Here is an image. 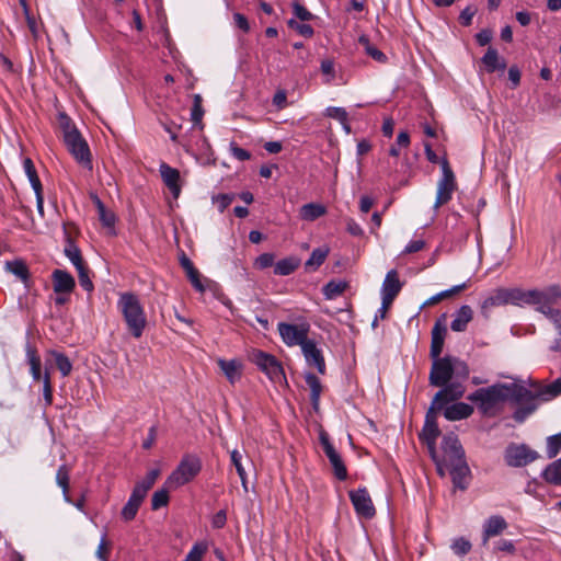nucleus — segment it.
<instances>
[{"mask_svg": "<svg viewBox=\"0 0 561 561\" xmlns=\"http://www.w3.org/2000/svg\"><path fill=\"white\" fill-rule=\"evenodd\" d=\"M481 61L485 66V69L489 73H492L496 70H504L506 68L505 60L500 58L497 50L493 47L488 48Z\"/></svg>", "mask_w": 561, "mask_h": 561, "instance_id": "cd10ccee", "label": "nucleus"}, {"mask_svg": "<svg viewBox=\"0 0 561 561\" xmlns=\"http://www.w3.org/2000/svg\"><path fill=\"white\" fill-rule=\"evenodd\" d=\"M542 479L552 485H561V458L549 463L541 473Z\"/></svg>", "mask_w": 561, "mask_h": 561, "instance_id": "473e14b6", "label": "nucleus"}, {"mask_svg": "<svg viewBox=\"0 0 561 561\" xmlns=\"http://www.w3.org/2000/svg\"><path fill=\"white\" fill-rule=\"evenodd\" d=\"M117 308L123 316L129 333L133 337L140 339L148 322L145 309L138 296L134 293H122L117 301Z\"/></svg>", "mask_w": 561, "mask_h": 561, "instance_id": "f03ea898", "label": "nucleus"}, {"mask_svg": "<svg viewBox=\"0 0 561 561\" xmlns=\"http://www.w3.org/2000/svg\"><path fill=\"white\" fill-rule=\"evenodd\" d=\"M522 297V289L519 288H497L481 302V313L484 318H489L490 310L494 307L507 304L523 306Z\"/></svg>", "mask_w": 561, "mask_h": 561, "instance_id": "6e6552de", "label": "nucleus"}, {"mask_svg": "<svg viewBox=\"0 0 561 561\" xmlns=\"http://www.w3.org/2000/svg\"><path fill=\"white\" fill-rule=\"evenodd\" d=\"M319 440L323 448V451L329 460H331L333 457H337L340 454L336 451L332 443L330 442V437L327 432L321 431L319 434Z\"/></svg>", "mask_w": 561, "mask_h": 561, "instance_id": "603ef678", "label": "nucleus"}, {"mask_svg": "<svg viewBox=\"0 0 561 561\" xmlns=\"http://www.w3.org/2000/svg\"><path fill=\"white\" fill-rule=\"evenodd\" d=\"M463 385H453L446 389L438 390L428 408L424 425H436L437 424V413L442 411L445 405L449 402H455L458 399L462 398L465 393Z\"/></svg>", "mask_w": 561, "mask_h": 561, "instance_id": "20e7f679", "label": "nucleus"}, {"mask_svg": "<svg viewBox=\"0 0 561 561\" xmlns=\"http://www.w3.org/2000/svg\"><path fill=\"white\" fill-rule=\"evenodd\" d=\"M69 152L76 161L83 168L92 170V158L88 142L83 139L80 131H72L64 139Z\"/></svg>", "mask_w": 561, "mask_h": 561, "instance_id": "9d476101", "label": "nucleus"}, {"mask_svg": "<svg viewBox=\"0 0 561 561\" xmlns=\"http://www.w3.org/2000/svg\"><path fill=\"white\" fill-rule=\"evenodd\" d=\"M204 110L202 106V96L199 94L194 95V103L191 112L192 122L197 125L202 122Z\"/></svg>", "mask_w": 561, "mask_h": 561, "instance_id": "13d9d810", "label": "nucleus"}, {"mask_svg": "<svg viewBox=\"0 0 561 561\" xmlns=\"http://www.w3.org/2000/svg\"><path fill=\"white\" fill-rule=\"evenodd\" d=\"M23 168L25 171V174L28 178V181L32 185V188L35 191H43L42 182L38 178L37 171L35 169L34 162L31 158H25L23 160Z\"/></svg>", "mask_w": 561, "mask_h": 561, "instance_id": "a18cd8bd", "label": "nucleus"}, {"mask_svg": "<svg viewBox=\"0 0 561 561\" xmlns=\"http://www.w3.org/2000/svg\"><path fill=\"white\" fill-rule=\"evenodd\" d=\"M301 351L307 364L314 367L319 374L324 375L327 371L325 360L321 350L317 347L316 342L309 340L302 345Z\"/></svg>", "mask_w": 561, "mask_h": 561, "instance_id": "dca6fc26", "label": "nucleus"}, {"mask_svg": "<svg viewBox=\"0 0 561 561\" xmlns=\"http://www.w3.org/2000/svg\"><path fill=\"white\" fill-rule=\"evenodd\" d=\"M27 363L30 365V373L34 381H43L44 382V373H42V359L37 353V350L32 346L30 343L26 344L25 347Z\"/></svg>", "mask_w": 561, "mask_h": 561, "instance_id": "b1692460", "label": "nucleus"}, {"mask_svg": "<svg viewBox=\"0 0 561 561\" xmlns=\"http://www.w3.org/2000/svg\"><path fill=\"white\" fill-rule=\"evenodd\" d=\"M401 288L402 284L399 279L398 272L396 270L389 271L382 283L381 294H388L397 297Z\"/></svg>", "mask_w": 561, "mask_h": 561, "instance_id": "72a5a7b5", "label": "nucleus"}, {"mask_svg": "<svg viewBox=\"0 0 561 561\" xmlns=\"http://www.w3.org/2000/svg\"><path fill=\"white\" fill-rule=\"evenodd\" d=\"M432 367L428 376V382L432 387L446 389L453 385H462L460 381L453 380V367L450 365V355L444 357L431 358Z\"/></svg>", "mask_w": 561, "mask_h": 561, "instance_id": "39448f33", "label": "nucleus"}, {"mask_svg": "<svg viewBox=\"0 0 561 561\" xmlns=\"http://www.w3.org/2000/svg\"><path fill=\"white\" fill-rule=\"evenodd\" d=\"M444 416L448 421H459L469 417L473 413V407L465 402H456L443 409Z\"/></svg>", "mask_w": 561, "mask_h": 561, "instance_id": "393cba45", "label": "nucleus"}, {"mask_svg": "<svg viewBox=\"0 0 561 561\" xmlns=\"http://www.w3.org/2000/svg\"><path fill=\"white\" fill-rule=\"evenodd\" d=\"M327 214V208L322 204L309 203L300 208V217L302 220L314 221Z\"/></svg>", "mask_w": 561, "mask_h": 561, "instance_id": "f704fd0d", "label": "nucleus"}, {"mask_svg": "<svg viewBox=\"0 0 561 561\" xmlns=\"http://www.w3.org/2000/svg\"><path fill=\"white\" fill-rule=\"evenodd\" d=\"M447 334V328L445 324L438 319L431 332L432 341L430 348V357L437 358L440 357V354L444 348V342Z\"/></svg>", "mask_w": 561, "mask_h": 561, "instance_id": "a211bd4d", "label": "nucleus"}, {"mask_svg": "<svg viewBox=\"0 0 561 561\" xmlns=\"http://www.w3.org/2000/svg\"><path fill=\"white\" fill-rule=\"evenodd\" d=\"M50 355L55 358L56 367L62 377L69 376L72 370V364L68 356L57 351H50Z\"/></svg>", "mask_w": 561, "mask_h": 561, "instance_id": "49530a36", "label": "nucleus"}, {"mask_svg": "<svg viewBox=\"0 0 561 561\" xmlns=\"http://www.w3.org/2000/svg\"><path fill=\"white\" fill-rule=\"evenodd\" d=\"M96 558L101 561H108L110 554V542L106 540V536L104 535L101 538L99 547L96 549Z\"/></svg>", "mask_w": 561, "mask_h": 561, "instance_id": "0e129e2a", "label": "nucleus"}, {"mask_svg": "<svg viewBox=\"0 0 561 561\" xmlns=\"http://www.w3.org/2000/svg\"><path fill=\"white\" fill-rule=\"evenodd\" d=\"M440 167L443 175L437 183L436 199L434 203L435 210L447 204L453 198L454 192L457 190L456 176L446 158L440 160Z\"/></svg>", "mask_w": 561, "mask_h": 561, "instance_id": "0eeeda50", "label": "nucleus"}, {"mask_svg": "<svg viewBox=\"0 0 561 561\" xmlns=\"http://www.w3.org/2000/svg\"><path fill=\"white\" fill-rule=\"evenodd\" d=\"M64 233L66 240V245L64 249L65 255L75 265L76 270L85 265L81 251L75 241V237L79 233L77 226L72 222L64 224Z\"/></svg>", "mask_w": 561, "mask_h": 561, "instance_id": "4468645a", "label": "nucleus"}, {"mask_svg": "<svg viewBox=\"0 0 561 561\" xmlns=\"http://www.w3.org/2000/svg\"><path fill=\"white\" fill-rule=\"evenodd\" d=\"M288 26L295 31H297L300 35L305 37H311L313 35V28L309 24L298 23L296 20L291 19L288 21Z\"/></svg>", "mask_w": 561, "mask_h": 561, "instance_id": "680f3d73", "label": "nucleus"}, {"mask_svg": "<svg viewBox=\"0 0 561 561\" xmlns=\"http://www.w3.org/2000/svg\"><path fill=\"white\" fill-rule=\"evenodd\" d=\"M507 528L505 518L501 515L490 516L483 525L482 542L486 545L489 539L494 536L501 535Z\"/></svg>", "mask_w": 561, "mask_h": 561, "instance_id": "412c9836", "label": "nucleus"}, {"mask_svg": "<svg viewBox=\"0 0 561 561\" xmlns=\"http://www.w3.org/2000/svg\"><path fill=\"white\" fill-rule=\"evenodd\" d=\"M275 256L272 253H263L255 260V266L260 270H264L274 265Z\"/></svg>", "mask_w": 561, "mask_h": 561, "instance_id": "338daca9", "label": "nucleus"}, {"mask_svg": "<svg viewBox=\"0 0 561 561\" xmlns=\"http://www.w3.org/2000/svg\"><path fill=\"white\" fill-rule=\"evenodd\" d=\"M561 394V377L556 379L553 382L547 386H539L537 389V396L540 397L541 401H548Z\"/></svg>", "mask_w": 561, "mask_h": 561, "instance_id": "a19ab883", "label": "nucleus"}, {"mask_svg": "<svg viewBox=\"0 0 561 561\" xmlns=\"http://www.w3.org/2000/svg\"><path fill=\"white\" fill-rule=\"evenodd\" d=\"M180 264L182 268L185 271L187 278L190 279L192 286L199 293L205 291V286L202 283L201 274L198 270L194 266L193 262L183 253L180 257Z\"/></svg>", "mask_w": 561, "mask_h": 561, "instance_id": "a878e982", "label": "nucleus"}, {"mask_svg": "<svg viewBox=\"0 0 561 561\" xmlns=\"http://www.w3.org/2000/svg\"><path fill=\"white\" fill-rule=\"evenodd\" d=\"M466 288H467V283H462L460 285L453 286L449 289L443 290V291L432 296L430 299H427L425 301L424 306L436 305V304L440 302L443 299L450 298V297L461 293Z\"/></svg>", "mask_w": 561, "mask_h": 561, "instance_id": "37998d69", "label": "nucleus"}, {"mask_svg": "<svg viewBox=\"0 0 561 561\" xmlns=\"http://www.w3.org/2000/svg\"><path fill=\"white\" fill-rule=\"evenodd\" d=\"M278 332L283 342L288 346L299 345L300 347H302V345L309 341L308 324L297 325L286 322H279Z\"/></svg>", "mask_w": 561, "mask_h": 561, "instance_id": "f8f14e48", "label": "nucleus"}, {"mask_svg": "<svg viewBox=\"0 0 561 561\" xmlns=\"http://www.w3.org/2000/svg\"><path fill=\"white\" fill-rule=\"evenodd\" d=\"M202 470V460L196 455H184L165 480L168 488L179 489L193 481Z\"/></svg>", "mask_w": 561, "mask_h": 561, "instance_id": "7ed1b4c3", "label": "nucleus"}, {"mask_svg": "<svg viewBox=\"0 0 561 561\" xmlns=\"http://www.w3.org/2000/svg\"><path fill=\"white\" fill-rule=\"evenodd\" d=\"M293 12L295 16L301 21H311L313 19V14L299 2L293 3Z\"/></svg>", "mask_w": 561, "mask_h": 561, "instance_id": "e2e57ef3", "label": "nucleus"}, {"mask_svg": "<svg viewBox=\"0 0 561 561\" xmlns=\"http://www.w3.org/2000/svg\"><path fill=\"white\" fill-rule=\"evenodd\" d=\"M70 467L66 463L59 466L57 472H56V483L61 489L64 500L67 503H72V500L69 495L70 490Z\"/></svg>", "mask_w": 561, "mask_h": 561, "instance_id": "c85d7f7f", "label": "nucleus"}, {"mask_svg": "<svg viewBox=\"0 0 561 561\" xmlns=\"http://www.w3.org/2000/svg\"><path fill=\"white\" fill-rule=\"evenodd\" d=\"M160 476L159 469H151L147 472L146 477L137 482L133 489V492L141 496L142 499H146L148 491L153 486L157 479Z\"/></svg>", "mask_w": 561, "mask_h": 561, "instance_id": "c756f323", "label": "nucleus"}, {"mask_svg": "<svg viewBox=\"0 0 561 561\" xmlns=\"http://www.w3.org/2000/svg\"><path fill=\"white\" fill-rule=\"evenodd\" d=\"M59 125L64 134V139L67 138L69 134H72V131H79L71 118L65 113L59 115Z\"/></svg>", "mask_w": 561, "mask_h": 561, "instance_id": "bf43d9fd", "label": "nucleus"}, {"mask_svg": "<svg viewBox=\"0 0 561 561\" xmlns=\"http://www.w3.org/2000/svg\"><path fill=\"white\" fill-rule=\"evenodd\" d=\"M171 490H176L175 488H168L165 482L160 490H157L151 497V508L153 511H158L163 506H167L170 501L169 492Z\"/></svg>", "mask_w": 561, "mask_h": 561, "instance_id": "79ce46f5", "label": "nucleus"}, {"mask_svg": "<svg viewBox=\"0 0 561 561\" xmlns=\"http://www.w3.org/2000/svg\"><path fill=\"white\" fill-rule=\"evenodd\" d=\"M347 287L348 284L346 282L333 279L323 286L322 293L327 299H334L342 295Z\"/></svg>", "mask_w": 561, "mask_h": 561, "instance_id": "c03bdc74", "label": "nucleus"}, {"mask_svg": "<svg viewBox=\"0 0 561 561\" xmlns=\"http://www.w3.org/2000/svg\"><path fill=\"white\" fill-rule=\"evenodd\" d=\"M453 551L458 556H465L471 550V543L469 540L460 537L451 545Z\"/></svg>", "mask_w": 561, "mask_h": 561, "instance_id": "052dcab7", "label": "nucleus"}, {"mask_svg": "<svg viewBox=\"0 0 561 561\" xmlns=\"http://www.w3.org/2000/svg\"><path fill=\"white\" fill-rule=\"evenodd\" d=\"M540 400V397L537 396V390H530V397L522 400L520 402H516L519 407L515 410L513 414V419L517 423H523L530 414H533L537 410L536 400Z\"/></svg>", "mask_w": 561, "mask_h": 561, "instance_id": "4be33fe9", "label": "nucleus"}, {"mask_svg": "<svg viewBox=\"0 0 561 561\" xmlns=\"http://www.w3.org/2000/svg\"><path fill=\"white\" fill-rule=\"evenodd\" d=\"M161 179L165 186L170 190L173 197L176 199L181 194L180 172L178 169L170 167L168 163L162 162L159 168Z\"/></svg>", "mask_w": 561, "mask_h": 561, "instance_id": "f3484780", "label": "nucleus"}, {"mask_svg": "<svg viewBox=\"0 0 561 561\" xmlns=\"http://www.w3.org/2000/svg\"><path fill=\"white\" fill-rule=\"evenodd\" d=\"M350 500L359 517L370 519L375 516L376 510L366 488H359L348 492Z\"/></svg>", "mask_w": 561, "mask_h": 561, "instance_id": "2eb2a0df", "label": "nucleus"}, {"mask_svg": "<svg viewBox=\"0 0 561 561\" xmlns=\"http://www.w3.org/2000/svg\"><path fill=\"white\" fill-rule=\"evenodd\" d=\"M250 360L255 364L271 381L280 383L286 379L283 366L274 355L261 350H253L250 354Z\"/></svg>", "mask_w": 561, "mask_h": 561, "instance_id": "423d86ee", "label": "nucleus"}, {"mask_svg": "<svg viewBox=\"0 0 561 561\" xmlns=\"http://www.w3.org/2000/svg\"><path fill=\"white\" fill-rule=\"evenodd\" d=\"M450 365L453 367V378L457 381L466 380L470 375L468 364L459 357L450 355Z\"/></svg>", "mask_w": 561, "mask_h": 561, "instance_id": "ea45409f", "label": "nucleus"}, {"mask_svg": "<svg viewBox=\"0 0 561 561\" xmlns=\"http://www.w3.org/2000/svg\"><path fill=\"white\" fill-rule=\"evenodd\" d=\"M230 151L231 154L240 161H247L251 158V153L248 150L239 147L236 142L230 144Z\"/></svg>", "mask_w": 561, "mask_h": 561, "instance_id": "774afa93", "label": "nucleus"}, {"mask_svg": "<svg viewBox=\"0 0 561 561\" xmlns=\"http://www.w3.org/2000/svg\"><path fill=\"white\" fill-rule=\"evenodd\" d=\"M442 449L444 451L443 460L447 467L465 462L466 455L458 436L454 433H448L443 437Z\"/></svg>", "mask_w": 561, "mask_h": 561, "instance_id": "ddd939ff", "label": "nucleus"}, {"mask_svg": "<svg viewBox=\"0 0 561 561\" xmlns=\"http://www.w3.org/2000/svg\"><path fill=\"white\" fill-rule=\"evenodd\" d=\"M91 199L98 209L99 219L102 225L105 227H113L116 219L114 213L105 208L104 203L99 198L96 194H91Z\"/></svg>", "mask_w": 561, "mask_h": 561, "instance_id": "e433bc0d", "label": "nucleus"}, {"mask_svg": "<svg viewBox=\"0 0 561 561\" xmlns=\"http://www.w3.org/2000/svg\"><path fill=\"white\" fill-rule=\"evenodd\" d=\"M329 254L328 248H317L312 251L310 257L305 263L306 271L318 270L325 261Z\"/></svg>", "mask_w": 561, "mask_h": 561, "instance_id": "58836bf2", "label": "nucleus"}, {"mask_svg": "<svg viewBox=\"0 0 561 561\" xmlns=\"http://www.w3.org/2000/svg\"><path fill=\"white\" fill-rule=\"evenodd\" d=\"M358 42L365 48L366 54L370 56L373 59L379 62H385L387 60L386 55L377 47L371 45L369 38L366 35H362Z\"/></svg>", "mask_w": 561, "mask_h": 561, "instance_id": "de8ad7c7", "label": "nucleus"}, {"mask_svg": "<svg viewBox=\"0 0 561 561\" xmlns=\"http://www.w3.org/2000/svg\"><path fill=\"white\" fill-rule=\"evenodd\" d=\"M522 296L523 305L536 306V310L542 313L543 316H547V312L549 310H557L556 308L552 307L557 302L550 286L546 287L542 290L522 289Z\"/></svg>", "mask_w": 561, "mask_h": 561, "instance_id": "1a4fd4ad", "label": "nucleus"}, {"mask_svg": "<svg viewBox=\"0 0 561 561\" xmlns=\"http://www.w3.org/2000/svg\"><path fill=\"white\" fill-rule=\"evenodd\" d=\"M51 279L56 294H70L76 287L73 276L64 270H55L51 274Z\"/></svg>", "mask_w": 561, "mask_h": 561, "instance_id": "6ab92c4d", "label": "nucleus"}, {"mask_svg": "<svg viewBox=\"0 0 561 561\" xmlns=\"http://www.w3.org/2000/svg\"><path fill=\"white\" fill-rule=\"evenodd\" d=\"M561 450V433L549 436L547 438V457L552 459L558 456Z\"/></svg>", "mask_w": 561, "mask_h": 561, "instance_id": "8fccbe9b", "label": "nucleus"}, {"mask_svg": "<svg viewBox=\"0 0 561 561\" xmlns=\"http://www.w3.org/2000/svg\"><path fill=\"white\" fill-rule=\"evenodd\" d=\"M43 396H44L45 404L51 405V403H53V385L50 381V374L47 368L44 371Z\"/></svg>", "mask_w": 561, "mask_h": 561, "instance_id": "4d7b16f0", "label": "nucleus"}, {"mask_svg": "<svg viewBox=\"0 0 561 561\" xmlns=\"http://www.w3.org/2000/svg\"><path fill=\"white\" fill-rule=\"evenodd\" d=\"M305 381L310 388V400L314 410L319 408L320 396L322 392V385L320 379L312 373L305 375Z\"/></svg>", "mask_w": 561, "mask_h": 561, "instance_id": "2f4dec72", "label": "nucleus"}, {"mask_svg": "<svg viewBox=\"0 0 561 561\" xmlns=\"http://www.w3.org/2000/svg\"><path fill=\"white\" fill-rule=\"evenodd\" d=\"M439 435H440V431L438 428V425L436 424V425H424L423 430L419 436L423 443L433 444V440H436Z\"/></svg>", "mask_w": 561, "mask_h": 561, "instance_id": "864d4df0", "label": "nucleus"}, {"mask_svg": "<svg viewBox=\"0 0 561 561\" xmlns=\"http://www.w3.org/2000/svg\"><path fill=\"white\" fill-rule=\"evenodd\" d=\"M230 458H231L232 465L234 466V468L237 470L238 476L240 477V480H241L244 491H248L247 473H245V469L243 468L242 462H241V459H242L241 453L239 450L234 449L230 453Z\"/></svg>", "mask_w": 561, "mask_h": 561, "instance_id": "09e8293b", "label": "nucleus"}, {"mask_svg": "<svg viewBox=\"0 0 561 561\" xmlns=\"http://www.w3.org/2000/svg\"><path fill=\"white\" fill-rule=\"evenodd\" d=\"M217 365L231 385H234L241 380L243 374V364L239 359L228 360L219 358L217 360Z\"/></svg>", "mask_w": 561, "mask_h": 561, "instance_id": "aec40b11", "label": "nucleus"}, {"mask_svg": "<svg viewBox=\"0 0 561 561\" xmlns=\"http://www.w3.org/2000/svg\"><path fill=\"white\" fill-rule=\"evenodd\" d=\"M325 114L331 118L337 119L340 123H345V121H347V112L343 107H328Z\"/></svg>", "mask_w": 561, "mask_h": 561, "instance_id": "69168bd1", "label": "nucleus"}, {"mask_svg": "<svg viewBox=\"0 0 561 561\" xmlns=\"http://www.w3.org/2000/svg\"><path fill=\"white\" fill-rule=\"evenodd\" d=\"M5 270L15 275L23 283H26L30 278L28 267L23 260L7 261Z\"/></svg>", "mask_w": 561, "mask_h": 561, "instance_id": "4c0bfd02", "label": "nucleus"}, {"mask_svg": "<svg viewBox=\"0 0 561 561\" xmlns=\"http://www.w3.org/2000/svg\"><path fill=\"white\" fill-rule=\"evenodd\" d=\"M539 457L536 450L530 449L527 445L511 444L505 449V462L510 467H524Z\"/></svg>", "mask_w": 561, "mask_h": 561, "instance_id": "9b49d317", "label": "nucleus"}, {"mask_svg": "<svg viewBox=\"0 0 561 561\" xmlns=\"http://www.w3.org/2000/svg\"><path fill=\"white\" fill-rule=\"evenodd\" d=\"M207 551V545L205 542H196L186 554V561H202L204 554Z\"/></svg>", "mask_w": 561, "mask_h": 561, "instance_id": "6e6d98bb", "label": "nucleus"}, {"mask_svg": "<svg viewBox=\"0 0 561 561\" xmlns=\"http://www.w3.org/2000/svg\"><path fill=\"white\" fill-rule=\"evenodd\" d=\"M300 265V259L296 256L285 257L274 265V274L287 276L294 273Z\"/></svg>", "mask_w": 561, "mask_h": 561, "instance_id": "c9c22d12", "label": "nucleus"}, {"mask_svg": "<svg viewBox=\"0 0 561 561\" xmlns=\"http://www.w3.org/2000/svg\"><path fill=\"white\" fill-rule=\"evenodd\" d=\"M473 319V310L470 306H461L455 313V318L450 323V329L454 332H463L468 323Z\"/></svg>", "mask_w": 561, "mask_h": 561, "instance_id": "bb28decb", "label": "nucleus"}, {"mask_svg": "<svg viewBox=\"0 0 561 561\" xmlns=\"http://www.w3.org/2000/svg\"><path fill=\"white\" fill-rule=\"evenodd\" d=\"M329 461L333 468V472H334V476L336 477V479H339L340 481L346 480L347 479V469H346V466L344 465V461H343L341 455H339L337 457H333Z\"/></svg>", "mask_w": 561, "mask_h": 561, "instance_id": "3c124183", "label": "nucleus"}, {"mask_svg": "<svg viewBox=\"0 0 561 561\" xmlns=\"http://www.w3.org/2000/svg\"><path fill=\"white\" fill-rule=\"evenodd\" d=\"M448 468L455 488L466 490L471 474L467 461L451 465Z\"/></svg>", "mask_w": 561, "mask_h": 561, "instance_id": "5701e85b", "label": "nucleus"}, {"mask_svg": "<svg viewBox=\"0 0 561 561\" xmlns=\"http://www.w3.org/2000/svg\"><path fill=\"white\" fill-rule=\"evenodd\" d=\"M77 272H78V278H79L80 286L88 293L93 291L94 286H93L92 280L90 279L88 266L83 265V266L77 268Z\"/></svg>", "mask_w": 561, "mask_h": 561, "instance_id": "5fc2aeb1", "label": "nucleus"}, {"mask_svg": "<svg viewBox=\"0 0 561 561\" xmlns=\"http://www.w3.org/2000/svg\"><path fill=\"white\" fill-rule=\"evenodd\" d=\"M145 499L136 494L131 491V494L127 501V503L124 505L121 512V516L125 522H130L135 519L138 510L144 502Z\"/></svg>", "mask_w": 561, "mask_h": 561, "instance_id": "7c9ffc66", "label": "nucleus"}, {"mask_svg": "<svg viewBox=\"0 0 561 561\" xmlns=\"http://www.w3.org/2000/svg\"><path fill=\"white\" fill-rule=\"evenodd\" d=\"M528 397H530V390L524 386L496 382L477 389L467 399L477 405L482 415L494 417L502 411L505 402H520Z\"/></svg>", "mask_w": 561, "mask_h": 561, "instance_id": "f257e3e1", "label": "nucleus"}]
</instances>
